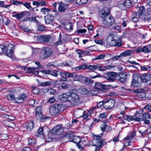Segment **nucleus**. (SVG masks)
<instances>
[{
    "label": "nucleus",
    "mask_w": 151,
    "mask_h": 151,
    "mask_svg": "<svg viewBox=\"0 0 151 151\" xmlns=\"http://www.w3.org/2000/svg\"><path fill=\"white\" fill-rule=\"evenodd\" d=\"M132 5V3L131 1L130 0H127L124 1L123 4H120L119 6L120 9L123 10L126 8H130Z\"/></svg>",
    "instance_id": "obj_14"
},
{
    "label": "nucleus",
    "mask_w": 151,
    "mask_h": 151,
    "mask_svg": "<svg viewBox=\"0 0 151 151\" xmlns=\"http://www.w3.org/2000/svg\"><path fill=\"white\" fill-rule=\"evenodd\" d=\"M45 23L46 24H51L54 19V17L51 14H47L44 17Z\"/></svg>",
    "instance_id": "obj_18"
},
{
    "label": "nucleus",
    "mask_w": 151,
    "mask_h": 151,
    "mask_svg": "<svg viewBox=\"0 0 151 151\" xmlns=\"http://www.w3.org/2000/svg\"><path fill=\"white\" fill-rule=\"evenodd\" d=\"M65 76L66 77L71 78L73 76V73H66L65 74Z\"/></svg>",
    "instance_id": "obj_63"
},
{
    "label": "nucleus",
    "mask_w": 151,
    "mask_h": 151,
    "mask_svg": "<svg viewBox=\"0 0 151 151\" xmlns=\"http://www.w3.org/2000/svg\"><path fill=\"white\" fill-rule=\"evenodd\" d=\"M74 136L73 135V132L70 131H69L67 132L64 135L65 137L68 138L69 139L71 140L73 138V137Z\"/></svg>",
    "instance_id": "obj_29"
},
{
    "label": "nucleus",
    "mask_w": 151,
    "mask_h": 151,
    "mask_svg": "<svg viewBox=\"0 0 151 151\" xmlns=\"http://www.w3.org/2000/svg\"><path fill=\"white\" fill-rule=\"evenodd\" d=\"M109 44L110 46L119 47L122 45L121 42H117L116 40H114L112 38L111 42H109Z\"/></svg>",
    "instance_id": "obj_22"
},
{
    "label": "nucleus",
    "mask_w": 151,
    "mask_h": 151,
    "mask_svg": "<svg viewBox=\"0 0 151 151\" xmlns=\"http://www.w3.org/2000/svg\"><path fill=\"white\" fill-rule=\"evenodd\" d=\"M34 126V123L32 121L29 122L27 124L24 125V129L28 131L32 129Z\"/></svg>",
    "instance_id": "obj_20"
},
{
    "label": "nucleus",
    "mask_w": 151,
    "mask_h": 151,
    "mask_svg": "<svg viewBox=\"0 0 151 151\" xmlns=\"http://www.w3.org/2000/svg\"><path fill=\"white\" fill-rule=\"evenodd\" d=\"M101 129L103 132H110L111 130V127L107 125L106 122H104L103 124L101 126Z\"/></svg>",
    "instance_id": "obj_21"
},
{
    "label": "nucleus",
    "mask_w": 151,
    "mask_h": 151,
    "mask_svg": "<svg viewBox=\"0 0 151 151\" xmlns=\"http://www.w3.org/2000/svg\"><path fill=\"white\" fill-rule=\"evenodd\" d=\"M27 97V96L26 94L21 93L19 95L18 97L16 98L15 102L17 103H22L24 101Z\"/></svg>",
    "instance_id": "obj_17"
},
{
    "label": "nucleus",
    "mask_w": 151,
    "mask_h": 151,
    "mask_svg": "<svg viewBox=\"0 0 151 151\" xmlns=\"http://www.w3.org/2000/svg\"><path fill=\"white\" fill-rule=\"evenodd\" d=\"M63 132V129L61 124L57 125L51 130V132L55 135L59 134Z\"/></svg>",
    "instance_id": "obj_13"
},
{
    "label": "nucleus",
    "mask_w": 151,
    "mask_h": 151,
    "mask_svg": "<svg viewBox=\"0 0 151 151\" xmlns=\"http://www.w3.org/2000/svg\"><path fill=\"white\" fill-rule=\"evenodd\" d=\"M51 37L49 35H43L38 36L37 38L38 41L40 42L48 43L50 40Z\"/></svg>",
    "instance_id": "obj_10"
},
{
    "label": "nucleus",
    "mask_w": 151,
    "mask_h": 151,
    "mask_svg": "<svg viewBox=\"0 0 151 151\" xmlns=\"http://www.w3.org/2000/svg\"><path fill=\"white\" fill-rule=\"evenodd\" d=\"M105 56L104 54L100 55H99L97 57H96L95 58V59L96 60L102 59L105 57Z\"/></svg>",
    "instance_id": "obj_53"
},
{
    "label": "nucleus",
    "mask_w": 151,
    "mask_h": 151,
    "mask_svg": "<svg viewBox=\"0 0 151 151\" xmlns=\"http://www.w3.org/2000/svg\"><path fill=\"white\" fill-rule=\"evenodd\" d=\"M140 78L142 82L151 83V74H144L140 76Z\"/></svg>",
    "instance_id": "obj_11"
},
{
    "label": "nucleus",
    "mask_w": 151,
    "mask_h": 151,
    "mask_svg": "<svg viewBox=\"0 0 151 151\" xmlns=\"http://www.w3.org/2000/svg\"><path fill=\"white\" fill-rule=\"evenodd\" d=\"M97 65H89L87 66V68L91 70H95L97 68Z\"/></svg>",
    "instance_id": "obj_48"
},
{
    "label": "nucleus",
    "mask_w": 151,
    "mask_h": 151,
    "mask_svg": "<svg viewBox=\"0 0 151 151\" xmlns=\"http://www.w3.org/2000/svg\"><path fill=\"white\" fill-rule=\"evenodd\" d=\"M44 74H50V70H42L41 71Z\"/></svg>",
    "instance_id": "obj_62"
},
{
    "label": "nucleus",
    "mask_w": 151,
    "mask_h": 151,
    "mask_svg": "<svg viewBox=\"0 0 151 151\" xmlns=\"http://www.w3.org/2000/svg\"><path fill=\"white\" fill-rule=\"evenodd\" d=\"M96 142L95 144L93 145V146L96 147H100L101 148L102 147V145H101V141H94Z\"/></svg>",
    "instance_id": "obj_43"
},
{
    "label": "nucleus",
    "mask_w": 151,
    "mask_h": 151,
    "mask_svg": "<svg viewBox=\"0 0 151 151\" xmlns=\"http://www.w3.org/2000/svg\"><path fill=\"white\" fill-rule=\"evenodd\" d=\"M95 139L94 141H98V140H100L101 139V136H99V135H95L93 136Z\"/></svg>",
    "instance_id": "obj_52"
},
{
    "label": "nucleus",
    "mask_w": 151,
    "mask_h": 151,
    "mask_svg": "<svg viewBox=\"0 0 151 151\" xmlns=\"http://www.w3.org/2000/svg\"><path fill=\"white\" fill-rule=\"evenodd\" d=\"M144 110L142 109H140L139 110L137 111L135 114L134 115V120L137 122H141L143 121L142 118V115L141 116V113H142L143 111Z\"/></svg>",
    "instance_id": "obj_15"
},
{
    "label": "nucleus",
    "mask_w": 151,
    "mask_h": 151,
    "mask_svg": "<svg viewBox=\"0 0 151 151\" xmlns=\"http://www.w3.org/2000/svg\"><path fill=\"white\" fill-rule=\"evenodd\" d=\"M127 75L126 74H122L121 76L118 75V76H116V80H118L122 83H124L126 81Z\"/></svg>",
    "instance_id": "obj_23"
},
{
    "label": "nucleus",
    "mask_w": 151,
    "mask_h": 151,
    "mask_svg": "<svg viewBox=\"0 0 151 151\" xmlns=\"http://www.w3.org/2000/svg\"><path fill=\"white\" fill-rule=\"evenodd\" d=\"M60 108L61 106L59 104H54L49 107V112L52 115L57 116L59 114L60 111Z\"/></svg>",
    "instance_id": "obj_1"
},
{
    "label": "nucleus",
    "mask_w": 151,
    "mask_h": 151,
    "mask_svg": "<svg viewBox=\"0 0 151 151\" xmlns=\"http://www.w3.org/2000/svg\"><path fill=\"white\" fill-rule=\"evenodd\" d=\"M110 13V10L109 8L108 7H105L101 10L99 12L98 14L100 17L104 19L108 17L107 16Z\"/></svg>",
    "instance_id": "obj_9"
},
{
    "label": "nucleus",
    "mask_w": 151,
    "mask_h": 151,
    "mask_svg": "<svg viewBox=\"0 0 151 151\" xmlns=\"http://www.w3.org/2000/svg\"><path fill=\"white\" fill-rule=\"evenodd\" d=\"M142 109H147L149 111H151V105L149 106L148 105H146Z\"/></svg>",
    "instance_id": "obj_58"
},
{
    "label": "nucleus",
    "mask_w": 151,
    "mask_h": 151,
    "mask_svg": "<svg viewBox=\"0 0 151 151\" xmlns=\"http://www.w3.org/2000/svg\"><path fill=\"white\" fill-rule=\"evenodd\" d=\"M58 71L55 70H52L50 71V75L53 76L57 77L58 76Z\"/></svg>",
    "instance_id": "obj_47"
},
{
    "label": "nucleus",
    "mask_w": 151,
    "mask_h": 151,
    "mask_svg": "<svg viewBox=\"0 0 151 151\" xmlns=\"http://www.w3.org/2000/svg\"><path fill=\"white\" fill-rule=\"evenodd\" d=\"M107 86L103 83H96L95 86V88L100 91L106 92L108 90Z\"/></svg>",
    "instance_id": "obj_12"
},
{
    "label": "nucleus",
    "mask_w": 151,
    "mask_h": 151,
    "mask_svg": "<svg viewBox=\"0 0 151 151\" xmlns=\"http://www.w3.org/2000/svg\"><path fill=\"white\" fill-rule=\"evenodd\" d=\"M14 49V46L13 44H10L7 46L5 45L4 53L6 55L11 58L13 56Z\"/></svg>",
    "instance_id": "obj_5"
},
{
    "label": "nucleus",
    "mask_w": 151,
    "mask_h": 151,
    "mask_svg": "<svg viewBox=\"0 0 151 151\" xmlns=\"http://www.w3.org/2000/svg\"><path fill=\"white\" fill-rule=\"evenodd\" d=\"M81 138L80 137L74 136L72 139L70 140V141L77 144L81 142Z\"/></svg>",
    "instance_id": "obj_26"
},
{
    "label": "nucleus",
    "mask_w": 151,
    "mask_h": 151,
    "mask_svg": "<svg viewBox=\"0 0 151 151\" xmlns=\"http://www.w3.org/2000/svg\"><path fill=\"white\" fill-rule=\"evenodd\" d=\"M29 22H35L37 25H39L40 23L36 19V17H29Z\"/></svg>",
    "instance_id": "obj_41"
},
{
    "label": "nucleus",
    "mask_w": 151,
    "mask_h": 151,
    "mask_svg": "<svg viewBox=\"0 0 151 151\" xmlns=\"http://www.w3.org/2000/svg\"><path fill=\"white\" fill-rule=\"evenodd\" d=\"M93 83V81L91 79L85 78L84 83L86 85L92 84Z\"/></svg>",
    "instance_id": "obj_39"
},
{
    "label": "nucleus",
    "mask_w": 151,
    "mask_h": 151,
    "mask_svg": "<svg viewBox=\"0 0 151 151\" xmlns=\"http://www.w3.org/2000/svg\"><path fill=\"white\" fill-rule=\"evenodd\" d=\"M124 119L127 120L129 122L134 120V116H124Z\"/></svg>",
    "instance_id": "obj_40"
},
{
    "label": "nucleus",
    "mask_w": 151,
    "mask_h": 151,
    "mask_svg": "<svg viewBox=\"0 0 151 151\" xmlns=\"http://www.w3.org/2000/svg\"><path fill=\"white\" fill-rule=\"evenodd\" d=\"M87 0H76V4L79 5H82L86 3Z\"/></svg>",
    "instance_id": "obj_45"
},
{
    "label": "nucleus",
    "mask_w": 151,
    "mask_h": 151,
    "mask_svg": "<svg viewBox=\"0 0 151 151\" xmlns=\"http://www.w3.org/2000/svg\"><path fill=\"white\" fill-rule=\"evenodd\" d=\"M145 9L144 6H142L139 8L138 11V17L141 18L143 17L144 18V14L145 11Z\"/></svg>",
    "instance_id": "obj_25"
},
{
    "label": "nucleus",
    "mask_w": 151,
    "mask_h": 151,
    "mask_svg": "<svg viewBox=\"0 0 151 151\" xmlns=\"http://www.w3.org/2000/svg\"><path fill=\"white\" fill-rule=\"evenodd\" d=\"M107 115V113L104 112L100 114L99 115V116L101 118H106V117Z\"/></svg>",
    "instance_id": "obj_59"
},
{
    "label": "nucleus",
    "mask_w": 151,
    "mask_h": 151,
    "mask_svg": "<svg viewBox=\"0 0 151 151\" xmlns=\"http://www.w3.org/2000/svg\"><path fill=\"white\" fill-rule=\"evenodd\" d=\"M80 98L76 94L74 93H70V102L72 104L77 105L79 102Z\"/></svg>",
    "instance_id": "obj_7"
},
{
    "label": "nucleus",
    "mask_w": 151,
    "mask_h": 151,
    "mask_svg": "<svg viewBox=\"0 0 151 151\" xmlns=\"http://www.w3.org/2000/svg\"><path fill=\"white\" fill-rule=\"evenodd\" d=\"M83 113V111L82 110L78 109L74 112V114L77 116H78V117H82V113Z\"/></svg>",
    "instance_id": "obj_35"
},
{
    "label": "nucleus",
    "mask_w": 151,
    "mask_h": 151,
    "mask_svg": "<svg viewBox=\"0 0 151 151\" xmlns=\"http://www.w3.org/2000/svg\"><path fill=\"white\" fill-rule=\"evenodd\" d=\"M132 53L131 50H127L120 54V56L122 57H127L130 56Z\"/></svg>",
    "instance_id": "obj_31"
},
{
    "label": "nucleus",
    "mask_w": 151,
    "mask_h": 151,
    "mask_svg": "<svg viewBox=\"0 0 151 151\" xmlns=\"http://www.w3.org/2000/svg\"><path fill=\"white\" fill-rule=\"evenodd\" d=\"M107 80L110 81L112 82L114 81L115 80H116V78L110 76L108 77Z\"/></svg>",
    "instance_id": "obj_60"
},
{
    "label": "nucleus",
    "mask_w": 151,
    "mask_h": 151,
    "mask_svg": "<svg viewBox=\"0 0 151 151\" xmlns=\"http://www.w3.org/2000/svg\"><path fill=\"white\" fill-rule=\"evenodd\" d=\"M39 52V50L36 48H34L32 49V54L34 55H36Z\"/></svg>",
    "instance_id": "obj_54"
},
{
    "label": "nucleus",
    "mask_w": 151,
    "mask_h": 151,
    "mask_svg": "<svg viewBox=\"0 0 151 151\" xmlns=\"http://www.w3.org/2000/svg\"><path fill=\"white\" fill-rule=\"evenodd\" d=\"M6 98L8 100L10 101H15L16 99L13 93H11L7 95Z\"/></svg>",
    "instance_id": "obj_36"
},
{
    "label": "nucleus",
    "mask_w": 151,
    "mask_h": 151,
    "mask_svg": "<svg viewBox=\"0 0 151 151\" xmlns=\"http://www.w3.org/2000/svg\"><path fill=\"white\" fill-rule=\"evenodd\" d=\"M5 45H0V54H2L4 53V51L5 50Z\"/></svg>",
    "instance_id": "obj_49"
},
{
    "label": "nucleus",
    "mask_w": 151,
    "mask_h": 151,
    "mask_svg": "<svg viewBox=\"0 0 151 151\" xmlns=\"http://www.w3.org/2000/svg\"><path fill=\"white\" fill-rule=\"evenodd\" d=\"M143 52L145 53H148L151 51V45L144 46L142 47Z\"/></svg>",
    "instance_id": "obj_27"
},
{
    "label": "nucleus",
    "mask_w": 151,
    "mask_h": 151,
    "mask_svg": "<svg viewBox=\"0 0 151 151\" xmlns=\"http://www.w3.org/2000/svg\"><path fill=\"white\" fill-rule=\"evenodd\" d=\"M4 2L3 1H0V7L7 8L10 6V5H4Z\"/></svg>",
    "instance_id": "obj_51"
},
{
    "label": "nucleus",
    "mask_w": 151,
    "mask_h": 151,
    "mask_svg": "<svg viewBox=\"0 0 151 151\" xmlns=\"http://www.w3.org/2000/svg\"><path fill=\"white\" fill-rule=\"evenodd\" d=\"M12 2L13 4L14 5H18L23 4V2L22 1H19L15 0H13Z\"/></svg>",
    "instance_id": "obj_50"
},
{
    "label": "nucleus",
    "mask_w": 151,
    "mask_h": 151,
    "mask_svg": "<svg viewBox=\"0 0 151 151\" xmlns=\"http://www.w3.org/2000/svg\"><path fill=\"white\" fill-rule=\"evenodd\" d=\"M102 22L105 26L110 27L115 24V20L112 16L108 17L103 19Z\"/></svg>",
    "instance_id": "obj_6"
},
{
    "label": "nucleus",
    "mask_w": 151,
    "mask_h": 151,
    "mask_svg": "<svg viewBox=\"0 0 151 151\" xmlns=\"http://www.w3.org/2000/svg\"><path fill=\"white\" fill-rule=\"evenodd\" d=\"M141 79L140 78V75L138 74H134L132 81L131 83L132 86L138 87L141 85Z\"/></svg>",
    "instance_id": "obj_4"
},
{
    "label": "nucleus",
    "mask_w": 151,
    "mask_h": 151,
    "mask_svg": "<svg viewBox=\"0 0 151 151\" xmlns=\"http://www.w3.org/2000/svg\"><path fill=\"white\" fill-rule=\"evenodd\" d=\"M26 12H22L19 14H17L15 16V17L20 21L22 20L21 19L22 18L24 15L26 14Z\"/></svg>",
    "instance_id": "obj_32"
},
{
    "label": "nucleus",
    "mask_w": 151,
    "mask_h": 151,
    "mask_svg": "<svg viewBox=\"0 0 151 151\" xmlns=\"http://www.w3.org/2000/svg\"><path fill=\"white\" fill-rule=\"evenodd\" d=\"M136 135V134L134 132H132L130 134V136L127 138L128 139H131L133 137H134Z\"/></svg>",
    "instance_id": "obj_55"
},
{
    "label": "nucleus",
    "mask_w": 151,
    "mask_h": 151,
    "mask_svg": "<svg viewBox=\"0 0 151 151\" xmlns=\"http://www.w3.org/2000/svg\"><path fill=\"white\" fill-rule=\"evenodd\" d=\"M109 76L116 78V76H118L119 74L118 73L115 72H109L108 73Z\"/></svg>",
    "instance_id": "obj_44"
},
{
    "label": "nucleus",
    "mask_w": 151,
    "mask_h": 151,
    "mask_svg": "<svg viewBox=\"0 0 151 151\" xmlns=\"http://www.w3.org/2000/svg\"><path fill=\"white\" fill-rule=\"evenodd\" d=\"M82 114L83 115H82V116L85 119H87V120H88L89 119V118L88 117H91V114L89 112L85 113L84 111H83V113Z\"/></svg>",
    "instance_id": "obj_38"
},
{
    "label": "nucleus",
    "mask_w": 151,
    "mask_h": 151,
    "mask_svg": "<svg viewBox=\"0 0 151 151\" xmlns=\"http://www.w3.org/2000/svg\"><path fill=\"white\" fill-rule=\"evenodd\" d=\"M115 102L112 99L104 100L102 102L99 103L100 105L102 106L105 109H110L114 106Z\"/></svg>",
    "instance_id": "obj_2"
},
{
    "label": "nucleus",
    "mask_w": 151,
    "mask_h": 151,
    "mask_svg": "<svg viewBox=\"0 0 151 151\" xmlns=\"http://www.w3.org/2000/svg\"><path fill=\"white\" fill-rule=\"evenodd\" d=\"M145 93L144 92L140 93L137 94L138 97L140 98H142L145 96Z\"/></svg>",
    "instance_id": "obj_57"
},
{
    "label": "nucleus",
    "mask_w": 151,
    "mask_h": 151,
    "mask_svg": "<svg viewBox=\"0 0 151 151\" xmlns=\"http://www.w3.org/2000/svg\"><path fill=\"white\" fill-rule=\"evenodd\" d=\"M67 38L64 36L62 37L61 34H60L58 38V40L55 42V46L61 44L65 42L67 40Z\"/></svg>",
    "instance_id": "obj_19"
},
{
    "label": "nucleus",
    "mask_w": 151,
    "mask_h": 151,
    "mask_svg": "<svg viewBox=\"0 0 151 151\" xmlns=\"http://www.w3.org/2000/svg\"><path fill=\"white\" fill-rule=\"evenodd\" d=\"M75 76L77 77V78H75V81H78L81 82H84L86 78L85 77L81 76H78L77 75H76Z\"/></svg>",
    "instance_id": "obj_33"
},
{
    "label": "nucleus",
    "mask_w": 151,
    "mask_h": 151,
    "mask_svg": "<svg viewBox=\"0 0 151 151\" xmlns=\"http://www.w3.org/2000/svg\"><path fill=\"white\" fill-rule=\"evenodd\" d=\"M24 6L26 7L28 9H29L31 7V6L30 4L28 2H25L24 3H23L22 4Z\"/></svg>",
    "instance_id": "obj_56"
},
{
    "label": "nucleus",
    "mask_w": 151,
    "mask_h": 151,
    "mask_svg": "<svg viewBox=\"0 0 151 151\" xmlns=\"http://www.w3.org/2000/svg\"><path fill=\"white\" fill-rule=\"evenodd\" d=\"M65 4L61 2L59 3L58 9L59 12H64L65 10Z\"/></svg>",
    "instance_id": "obj_28"
},
{
    "label": "nucleus",
    "mask_w": 151,
    "mask_h": 151,
    "mask_svg": "<svg viewBox=\"0 0 151 151\" xmlns=\"http://www.w3.org/2000/svg\"><path fill=\"white\" fill-rule=\"evenodd\" d=\"M50 12V10L49 9L45 7L42 8L40 9V12L44 15L50 14L49 12Z\"/></svg>",
    "instance_id": "obj_30"
},
{
    "label": "nucleus",
    "mask_w": 151,
    "mask_h": 151,
    "mask_svg": "<svg viewBox=\"0 0 151 151\" xmlns=\"http://www.w3.org/2000/svg\"><path fill=\"white\" fill-rule=\"evenodd\" d=\"M142 118L143 119V121L144 119H150L151 118L150 114H149L146 112L142 114Z\"/></svg>",
    "instance_id": "obj_37"
},
{
    "label": "nucleus",
    "mask_w": 151,
    "mask_h": 151,
    "mask_svg": "<svg viewBox=\"0 0 151 151\" xmlns=\"http://www.w3.org/2000/svg\"><path fill=\"white\" fill-rule=\"evenodd\" d=\"M37 132L38 134H42L43 133V128L42 127H40Z\"/></svg>",
    "instance_id": "obj_61"
},
{
    "label": "nucleus",
    "mask_w": 151,
    "mask_h": 151,
    "mask_svg": "<svg viewBox=\"0 0 151 151\" xmlns=\"http://www.w3.org/2000/svg\"><path fill=\"white\" fill-rule=\"evenodd\" d=\"M22 151H32V150L29 148L27 147H24L22 149Z\"/></svg>",
    "instance_id": "obj_64"
},
{
    "label": "nucleus",
    "mask_w": 151,
    "mask_h": 151,
    "mask_svg": "<svg viewBox=\"0 0 151 151\" xmlns=\"http://www.w3.org/2000/svg\"><path fill=\"white\" fill-rule=\"evenodd\" d=\"M52 55V50L50 48L46 47L42 50V52L40 53V58L42 59H45L49 58Z\"/></svg>",
    "instance_id": "obj_3"
},
{
    "label": "nucleus",
    "mask_w": 151,
    "mask_h": 151,
    "mask_svg": "<svg viewBox=\"0 0 151 151\" xmlns=\"http://www.w3.org/2000/svg\"><path fill=\"white\" fill-rule=\"evenodd\" d=\"M21 68L22 69H23L26 73H32L36 75H37L39 73V68L38 67H28L23 66H21Z\"/></svg>",
    "instance_id": "obj_8"
},
{
    "label": "nucleus",
    "mask_w": 151,
    "mask_h": 151,
    "mask_svg": "<svg viewBox=\"0 0 151 151\" xmlns=\"http://www.w3.org/2000/svg\"><path fill=\"white\" fill-rule=\"evenodd\" d=\"M144 19L145 20L151 19V10L150 8L147 9V12L144 15Z\"/></svg>",
    "instance_id": "obj_24"
},
{
    "label": "nucleus",
    "mask_w": 151,
    "mask_h": 151,
    "mask_svg": "<svg viewBox=\"0 0 151 151\" xmlns=\"http://www.w3.org/2000/svg\"><path fill=\"white\" fill-rule=\"evenodd\" d=\"M79 93L83 95H86L89 93L88 90L85 88H81L78 90Z\"/></svg>",
    "instance_id": "obj_34"
},
{
    "label": "nucleus",
    "mask_w": 151,
    "mask_h": 151,
    "mask_svg": "<svg viewBox=\"0 0 151 151\" xmlns=\"http://www.w3.org/2000/svg\"><path fill=\"white\" fill-rule=\"evenodd\" d=\"M60 101L63 102L68 101L70 102V93H67L60 95L59 96Z\"/></svg>",
    "instance_id": "obj_16"
},
{
    "label": "nucleus",
    "mask_w": 151,
    "mask_h": 151,
    "mask_svg": "<svg viewBox=\"0 0 151 151\" xmlns=\"http://www.w3.org/2000/svg\"><path fill=\"white\" fill-rule=\"evenodd\" d=\"M52 84V83L50 81H48L47 82H43L41 83L40 86H50Z\"/></svg>",
    "instance_id": "obj_42"
},
{
    "label": "nucleus",
    "mask_w": 151,
    "mask_h": 151,
    "mask_svg": "<svg viewBox=\"0 0 151 151\" xmlns=\"http://www.w3.org/2000/svg\"><path fill=\"white\" fill-rule=\"evenodd\" d=\"M36 142L35 139H34L30 138L28 139V143L29 145H34L35 143Z\"/></svg>",
    "instance_id": "obj_46"
}]
</instances>
